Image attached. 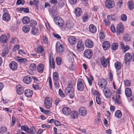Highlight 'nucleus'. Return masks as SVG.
<instances>
[{
    "label": "nucleus",
    "mask_w": 134,
    "mask_h": 134,
    "mask_svg": "<svg viewBox=\"0 0 134 134\" xmlns=\"http://www.w3.org/2000/svg\"><path fill=\"white\" fill-rule=\"evenodd\" d=\"M44 106L46 108L50 109L52 106V98L50 97H47L45 100Z\"/></svg>",
    "instance_id": "1"
},
{
    "label": "nucleus",
    "mask_w": 134,
    "mask_h": 134,
    "mask_svg": "<svg viewBox=\"0 0 134 134\" xmlns=\"http://www.w3.org/2000/svg\"><path fill=\"white\" fill-rule=\"evenodd\" d=\"M54 21L55 23L58 25L59 27H62L64 24L63 20L61 18L58 16L54 17Z\"/></svg>",
    "instance_id": "2"
},
{
    "label": "nucleus",
    "mask_w": 134,
    "mask_h": 134,
    "mask_svg": "<svg viewBox=\"0 0 134 134\" xmlns=\"http://www.w3.org/2000/svg\"><path fill=\"white\" fill-rule=\"evenodd\" d=\"M84 81L82 79H79L77 85V88L79 90L82 91L84 90Z\"/></svg>",
    "instance_id": "3"
},
{
    "label": "nucleus",
    "mask_w": 134,
    "mask_h": 134,
    "mask_svg": "<svg viewBox=\"0 0 134 134\" xmlns=\"http://www.w3.org/2000/svg\"><path fill=\"white\" fill-rule=\"evenodd\" d=\"M105 4V6L108 8H113L115 5L114 2L113 0H106Z\"/></svg>",
    "instance_id": "4"
},
{
    "label": "nucleus",
    "mask_w": 134,
    "mask_h": 134,
    "mask_svg": "<svg viewBox=\"0 0 134 134\" xmlns=\"http://www.w3.org/2000/svg\"><path fill=\"white\" fill-rule=\"evenodd\" d=\"M103 92L107 98H110L112 95V92L109 88L107 87L103 90Z\"/></svg>",
    "instance_id": "5"
},
{
    "label": "nucleus",
    "mask_w": 134,
    "mask_h": 134,
    "mask_svg": "<svg viewBox=\"0 0 134 134\" xmlns=\"http://www.w3.org/2000/svg\"><path fill=\"white\" fill-rule=\"evenodd\" d=\"M77 49L78 51L81 52L83 51L84 49V44L81 40L79 41L77 45Z\"/></svg>",
    "instance_id": "6"
},
{
    "label": "nucleus",
    "mask_w": 134,
    "mask_h": 134,
    "mask_svg": "<svg viewBox=\"0 0 134 134\" xmlns=\"http://www.w3.org/2000/svg\"><path fill=\"white\" fill-rule=\"evenodd\" d=\"M98 85L102 88H106L107 82L105 79L102 78L100 79L98 82Z\"/></svg>",
    "instance_id": "7"
},
{
    "label": "nucleus",
    "mask_w": 134,
    "mask_h": 134,
    "mask_svg": "<svg viewBox=\"0 0 134 134\" xmlns=\"http://www.w3.org/2000/svg\"><path fill=\"white\" fill-rule=\"evenodd\" d=\"M101 63L104 67H106L107 64H109V58L105 59L104 57H102L100 59Z\"/></svg>",
    "instance_id": "8"
},
{
    "label": "nucleus",
    "mask_w": 134,
    "mask_h": 134,
    "mask_svg": "<svg viewBox=\"0 0 134 134\" xmlns=\"http://www.w3.org/2000/svg\"><path fill=\"white\" fill-rule=\"evenodd\" d=\"M56 49L57 53H60L64 51V47L59 42H57L56 44Z\"/></svg>",
    "instance_id": "9"
},
{
    "label": "nucleus",
    "mask_w": 134,
    "mask_h": 134,
    "mask_svg": "<svg viewBox=\"0 0 134 134\" xmlns=\"http://www.w3.org/2000/svg\"><path fill=\"white\" fill-rule=\"evenodd\" d=\"M84 55L86 58L87 59H90L92 56V52L90 49H87L84 51Z\"/></svg>",
    "instance_id": "10"
},
{
    "label": "nucleus",
    "mask_w": 134,
    "mask_h": 134,
    "mask_svg": "<svg viewBox=\"0 0 134 134\" xmlns=\"http://www.w3.org/2000/svg\"><path fill=\"white\" fill-rule=\"evenodd\" d=\"M74 91L73 85L72 84H69V86L66 88L65 92L66 94H70L74 92Z\"/></svg>",
    "instance_id": "11"
},
{
    "label": "nucleus",
    "mask_w": 134,
    "mask_h": 134,
    "mask_svg": "<svg viewBox=\"0 0 134 134\" xmlns=\"http://www.w3.org/2000/svg\"><path fill=\"white\" fill-rule=\"evenodd\" d=\"M132 55L131 54L129 53H126L125 56V64H126L127 62H130L132 60Z\"/></svg>",
    "instance_id": "12"
},
{
    "label": "nucleus",
    "mask_w": 134,
    "mask_h": 134,
    "mask_svg": "<svg viewBox=\"0 0 134 134\" xmlns=\"http://www.w3.org/2000/svg\"><path fill=\"white\" fill-rule=\"evenodd\" d=\"M85 44L87 48H92L94 45L93 42L91 40L87 39L85 42Z\"/></svg>",
    "instance_id": "13"
},
{
    "label": "nucleus",
    "mask_w": 134,
    "mask_h": 134,
    "mask_svg": "<svg viewBox=\"0 0 134 134\" xmlns=\"http://www.w3.org/2000/svg\"><path fill=\"white\" fill-rule=\"evenodd\" d=\"M124 25L121 23H120L116 27V32L119 34L122 33L124 30Z\"/></svg>",
    "instance_id": "14"
},
{
    "label": "nucleus",
    "mask_w": 134,
    "mask_h": 134,
    "mask_svg": "<svg viewBox=\"0 0 134 134\" xmlns=\"http://www.w3.org/2000/svg\"><path fill=\"white\" fill-rule=\"evenodd\" d=\"M32 77L29 75L25 76L23 78V81L24 83L27 84H28L31 83L32 81Z\"/></svg>",
    "instance_id": "15"
},
{
    "label": "nucleus",
    "mask_w": 134,
    "mask_h": 134,
    "mask_svg": "<svg viewBox=\"0 0 134 134\" xmlns=\"http://www.w3.org/2000/svg\"><path fill=\"white\" fill-rule=\"evenodd\" d=\"M9 66L11 70H16L18 68L17 64L15 62L12 61L9 64Z\"/></svg>",
    "instance_id": "16"
},
{
    "label": "nucleus",
    "mask_w": 134,
    "mask_h": 134,
    "mask_svg": "<svg viewBox=\"0 0 134 134\" xmlns=\"http://www.w3.org/2000/svg\"><path fill=\"white\" fill-rule=\"evenodd\" d=\"M79 112L80 115L83 116L86 115L87 111L85 108L81 107L79 109Z\"/></svg>",
    "instance_id": "17"
},
{
    "label": "nucleus",
    "mask_w": 134,
    "mask_h": 134,
    "mask_svg": "<svg viewBox=\"0 0 134 134\" xmlns=\"http://www.w3.org/2000/svg\"><path fill=\"white\" fill-rule=\"evenodd\" d=\"M3 19L5 21H8L10 19V15L8 13H4L2 16Z\"/></svg>",
    "instance_id": "18"
},
{
    "label": "nucleus",
    "mask_w": 134,
    "mask_h": 134,
    "mask_svg": "<svg viewBox=\"0 0 134 134\" xmlns=\"http://www.w3.org/2000/svg\"><path fill=\"white\" fill-rule=\"evenodd\" d=\"M16 92L18 94H22L24 90L23 87L20 85H19L16 87Z\"/></svg>",
    "instance_id": "19"
},
{
    "label": "nucleus",
    "mask_w": 134,
    "mask_h": 134,
    "mask_svg": "<svg viewBox=\"0 0 134 134\" xmlns=\"http://www.w3.org/2000/svg\"><path fill=\"white\" fill-rule=\"evenodd\" d=\"M79 115V114L77 111L73 110L71 111L70 113V116L73 119L77 118Z\"/></svg>",
    "instance_id": "20"
},
{
    "label": "nucleus",
    "mask_w": 134,
    "mask_h": 134,
    "mask_svg": "<svg viewBox=\"0 0 134 134\" xmlns=\"http://www.w3.org/2000/svg\"><path fill=\"white\" fill-rule=\"evenodd\" d=\"M62 111L64 115H68L70 113L71 110L69 107H65L62 109Z\"/></svg>",
    "instance_id": "21"
},
{
    "label": "nucleus",
    "mask_w": 134,
    "mask_h": 134,
    "mask_svg": "<svg viewBox=\"0 0 134 134\" xmlns=\"http://www.w3.org/2000/svg\"><path fill=\"white\" fill-rule=\"evenodd\" d=\"M53 54L51 53L50 54L49 63L51 68L54 69L55 68V62L52 56Z\"/></svg>",
    "instance_id": "22"
},
{
    "label": "nucleus",
    "mask_w": 134,
    "mask_h": 134,
    "mask_svg": "<svg viewBox=\"0 0 134 134\" xmlns=\"http://www.w3.org/2000/svg\"><path fill=\"white\" fill-rule=\"evenodd\" d=\"M68 42L70 44L73 45L76 42V39L73 36H70L68 38Z\"/></svg>",
    "instance_id": "23"
},
{
    "label": "nucleus",
    "mask_w": 134,
    "mask_h": 134,
    "mask_svg": "<svg viewBox=\"0 0 134 134\" xmlns=\"http://www.w3.org/2000/svg\"><path fill=\"white\" fill-rule=\"evenodd\" d=\"M102 46L104 50H107L110 47V43L108 41H105L103 42Z\"/></svg>",
    "instance_id": "24"
},
{
    "label": "nucleus",
    "mask_w": 134,
    "mask_h": 134,
    "mask_svg": "<svg viewBox=\"0 0 134 134\" xmlns=\"http://www.w3.org/2000/svg\"><path fill=\"white\" fill-rule=\"evenodd\" d=\"M44 69V65L41 63L39 64L37 67V69L39 73H42Z\"/></svg>",
    "instance_id": "25"
},
{
    "label": "nucleus",
    "mask_w": 134,
    "mask_h": 134,
    "mask_svg": "<svg viewBox=\"0 0 134 134\" xmlns=\"http://www.w3.org/2000/svg\"><path fill=\"white\" fill-rule=\"evenodd\" d=\"M89 31L92 33H95L97 31L96 27L93 24L90 25L89 27Z\"/></svg>",
    "instance_id": "26"
},
{
    "label": "nucleus",
    "mask_w": 134,
    "mask_h": 134,
    "mask_svg": "<svg viewBox=\"0 0 134 134\" xmlns=\"http://www.w3.org/2000/svg\"><path fill=\"white\" fill-rule=\"evenodd\" d=\"M33 92L31 90L28 89L24 91L25 95L27 97H30L32 96Z\"/></svg>",
    "instance_id": "27"
},
{
    "label": "nucleus",
    "mask_w": 134,
    "mask_h": 134,
    "mask_svg": "<svg viewBox=\"0 0 134 134\" xmlns=\"http://www.w3.org/2000/svg\"><path fill=\"white\" fill-rule=\"evenodd\" d=\"M31 34L34 35H37L39 33V30L38 28L36 27H33L32 29Z\"/></svg>",
    "instance_id": "28"
},
{
    "label": "nucleus",
    "mask_w": 134,
    "mask_h": 134,
    "mask_svg": "<svg viewBox=\"0 0 134 134\" xmlns=\"http://www.w3.org/2000/svg\"><path fill=\"white\" fill-rule=\"evenodd\" d=\"M74 25L72 21H70L67 22L65 25L66 27L69 29H72Z\"/></svg>",
    "instance_id": "29"
},
{
    "label": "nucleus",
    "mask_w": 134,
    "mask_h": 134,
    "mask_svg": "<svg viewBox=\"0 0 134 134\" xmlns=\"http://www.w3.org/2000/svg\"><path fill=\"white\" fill-rule=\"evenodd\" d=\"M7 40V36L5 34L2 35L0 37V42L2 43L6 42Z\"/></svg>",
    "instance_id": "30"
},
{
    "label": "nucleus",
    "mask_w": 134,
    "mask_h": 134,
    "mask_svg": "<svg viewBox=\"0 0 134 134\" xmlns=\"http://www.w3.org/2000/svg\"><path fill=\"white\" fill-rule=\"evenodd\" d=\"M125 93L127 97H130L132 95V91L131 89L129 88H126L125 90Z\"/></svg>",
    "instance_id": "31"
},
{
    "label": "nucleus",
    "mask_w": 134,
    "mask_h": 134,
    "mask_svg": "<svg viewBox=\"0 0 134 134\" xmlns=\"http://www.w3.org/2000/svg\"><path fill=\"white\" fill-rule=\"evenodd\" d=\"M75 13L77 16H80L82 13L81 9L79 8H77L75 9Z\"/></svg>",
    "instance_id": "32"
},
{
    "label": "nucleus",
    "mask_w": 134,
    "mask_h": 134,
    "mask_svg": "<svg viewBox=\"0 0 134 134\" xmlns=\"http://www.w3.org/2000/svg\"><path fill=\"white\" fill-rule=\"evenodd\" d=\"M22 21L23 23L24 24H27L30 21V18L27 16H25L23 18Z\"/></svg>",
    "instance_id": "33"
},
{
    "label": "nucleus",
    "mask_w": 134,
    "mask_h": 134,
    "mask_svg": "<svg viewBox=\"0 0 134 134\" xmlns=\"http://www.w3.org/2000/svg\"><path fill=\"white\" fill-rule=\"evenodd\" d=\"M115 117L118 119L120 118L122 116V113L120 110H117L115 113Z\"/></svg>",
    "instance_id": "34"
},
{
    "label": "nucleus",
    "mask_w": 134,
    "mask_h": 134,
    "mask_svg": "<svg viewBox=\"0 0 134 134\" xmlns=\"http://www.w3.org/2000/svg\"><path fill=\"white\" fill-rule=\"evenodd\" d=\"M127 6L129 9L132 10L134 8V3L132 1H129L128 2Z\"/></svg>",
    "instance_id": "35"
},
{
    "label": "nucleus",
    "mask_w": 134,
    "mask_h": 134,
    "mask_svg": "<svg viewBox=\"0 0 134 134\" xmlns=\"http://www.w3.org/2000/svg\"><path fill=\"white\" fill-rule=\"evenodd\" d=\"M22 30L25 33H27L29 31L30 28L29 26L25 25L23 27Z\"/></svg>",
    "instance_id": "36"
},
{
    "label": "nucleus",
    "mask_w": 134,
    "mask_h": 134,
    "mask_svg": "<svg viewBox=\"0 0 134 134\" xmlns=\"http://www.w3.org/2000/svg\"><path fill=\"white\" fill-rule=\"evenodd\" d=\"M83 21V22H86L88 20L89 15L87 14L83 15L82 16Z\"/></svg>",
    "instance_id": "37"
},
{
    "label": "nucleus",
    "mask_w": 134,
    "mask_h": 134,
    "mask_svg": "<svg viewBox=\"0 0 134 134\" xmlns=\"http://www.w3.org/2000/svg\"><path fill=\"white\" fill-rule=\"evenodd\" d=\"M114 65L115 68L119 70L121 69L122 65L120 62H117L115 63Z\"/></svg>",
    "instance_id": "38"
},
{
    "label": "nucleus",
    "mask_w": 134,
    "mask_h": 134,
    "mask_svg": "<svg viewBox=\"0 0 134 134\" xmlns=\"http://www.w3.org/2000/svg\"><path fill=\"white\" fill-rule=\"evenodd\" d=\"M36 65L35 63H32L30 65L29 69L31 71H33L35 70Z\"/></svg>",
    "instance_id": "39"
},
{
    "label": "nucleus",
    "mask_w": 134,
    "mask_h": 134,
    "mask_svg": "<svg viewBox=\"0 0 134 134\" xmlns=\"http://www.w3.org/2000/svg\"><path fill=\"white\" fill-rule=\"evenodd\" d=\"M56 61L57 64L59 65H61L62 63V59L61 57H56Z\"/></svg>",
    "instance_id": "40"
},
{
    "label": "nucleus",
    "mask_w": 134,
    "mask_h": 134,
    "mask_svg": "<svg viewBox=\"0 0 134 134\" xmlns=\"http://www.w3.org/2000/svg\"><path fill=\"white\" fill-rule=\"evenodd\" d=\"M57 11L56 10L54 9V8H52L50 12V14L53 17H54L57 15Z\"/></svg>",
    "instance_id": "41"
},
{
    "label": "nucleus",
    "mask_w": 134,
    "mask_h": 134,
    "mask_svg": "<svg viewBox=\"0 0 134 134\" xmlns=\"http://www.w3.org/2000/svg\"><path fill=\"white\" fill-rule=\"evenodd\" d=\"M118 45L117 43H114L111 45V48L114 50H116L118 47Z\"/></svg>",
    "instance_id": "42"
},
{
    "label": "nucleus",
    "mask_w": 134,
    "mask_h": 134,
    "mask_svg": "<svg viewBox=\"0 0 134 134\" xmlns=\"http://www.w3.org/2000/svg\"><path fill=\"white\" fill-rule=\"evenodd\" d=\"M123 38L126 41H129L130 40V37L129 35L128 34H126L124 35Z\"/></svg>",
    "instance_id": "43"
},
{
    "label": "nucleus",
    "mask_w": 134,
    "mask_h": 134,
    "mask_svg": "<svg viewBox=\"0 0 134 134\" xmlns=\"http://www.w3.org/2000/svg\"><path fill=\"white\" fill-rule=\"evenodd\" d=\"M53 78L54 81H58L59 79V76L58 73L56 72L53 73Z\"/></svg>",
    "instance_id": "44"
},
{
    "label": "nucleus",
    "mask_w": 134,
    "mask_h": 134,
    "mask_svg": "<svg viewBox=\"0 0 134 134\" xmlns=\"http://www.w3.org/2000/svg\"><path fill=\"white\" fill-rule=\"evenodd\" d=\"M87 78L90 85L91 86L92 85V82L93 80V77L92 75H90L89 77H87Z\"/></svg>",
    "instance_id": "45"
},
{
    "label": "nucleus",
    "mask_w": 134,
    "mask_h": 134,
    "mask_svg": "<svg viewBox=\"0 0 134 134\" xmlns=\"http://www.w3.org/2000/svg\"><path fill=\"white\" fill-rule=\"evenodd\" d=\"M37 24V22L34 20H32L30 21V25L31 26L35 27Z\"/></svg>",
    "instance_id": "46"
},
{
    "label": "nucleus",
    "mask_w": 134,
    "mask_h": 134,
    "mask_svg": "<svg viewBox=\"0 0 134 134\" xmlns=\"http://www.w3.org/2000/svg\"><path fill=\"white\" fill-rule=\"evenodd\" d=\"M107 18L109 20H114L116 19V18L115 16L112 15H108Z\"/></svg>",
    "instance_id": "47"
},
{
    "label": "nucleus",
    "mask_w": 134,
    "mask_h": 134,
    "mask_svg": "<svg viewBox=\"0 0 134 134\" xmlns=\"http://www.w3.org/2000/svg\"><path fill=\"white\" fill-rule=\"evenodd\" d=\"M20 11H23L25 13H28L29 11V9L28 7L26 8H21L20 9Z\"/></svg>",
    "instance_id": "48"
},
{
    "label": "nucleus",
    "mask_w": 134,
    "mask_h": 134,
    "mask_svg": "<svg viewBox=\"0 0 134 134\" xmlns=\"http://www.w3.org/2000/svg\"><path fill=\"white\" fill-rule=\"evenodd\" d=\"M127 19V16L125 14H123L121 15V19L123 21H125Z\"/></svg>",
    "instance_id": "49"
},
{
    "label": "nucleus",
    "mask_w": 134,
    "mask_h": 134,
    "mask_svg": "<svg viewBox=\"0 0 134 134\" xmlns=\"http://www.w3.org/2000/svg\"><path fill=\"white\" fill-rule=\"evenodd\" d=\"M43 51L42 47L41 46H38L36 49V51L38 53H41Z\"/></svg>",
    "instance_id": "50"
},
{
    "label": "nucleus",
    "mask_w": 134,
    "mask_h": 134,
    "mask_svg": "<svg viewBox=\"0 0 134 134\" xmlns=\"http://www.w3.org/2000/svg\"><path fill=\"white\" fill-rule=\"evenodd\" d=\"M7 128L5 126H2L1 127L0 133H4L7 131Z\"/></svg>",
    "instance_id": "51"
},
{
    "label": "nucleus",
    "mask_w": 134,
    "mask_h": 134,
    "mask_svg": "<svg viewBox=\"0 0 134 134\" xmlns=\"http://www.w3.org/2000/svg\"><path fill=\"white\" fill-rule=\"evenodd\" d=\"M35 128L34 127H33L32 128V129L29 128V129H27L26 132L30 133H33L34 131H35Z\"/></svg>",
    "instance_id": "52"
},
{
    "label": "nucleus",
    "mask_w": 134,
    "mask_h": 134,
    "mask_svg": "<svg viewBox=\"0 0 134 134\" xmlns=\"http://www.w3.org/2000/svg\"><path fill=\"white\" fill-rule=\"evenodd\" d=\"M124 82L125 85L126 86H130L131 84L130 81L128 80L124 81Z\"/></svg>",
    "instance_id": "53"
},
{
    "label": "nucleus",
    "mask_w": 134,
    "mask_h": 134,
    "mask_svg": "<svg viewBox=\"0 0 134 134\" xmlns=\"http://www.w3.org/2000/svg\"><path fill=\"white\" fill-rule=\"evenodd\" d=\"M21 130L26 132L29 129V127L26 125L22 126H21Z\"/></svg>",
    "instance_id": "54"
},
{
    "label": "nucleus",
    "mask_w": 134,
    "mask_h": 134,
    "mask_svg": "<svg viewBox=\"0 0 134 134\" xmlns=\"http://www.w3.org/2000/svg\"><path fill=\"white\" fill-rule=\"evenodd\" d=\"M100 38L103 39L105 37V35L104 33L103 32H101L100 33V34L99 36Z\"/></svg>",
    "instance_id": "55"
},
{
    "label": "nucleus",
    "mask_w": 134,
    "mask_h": 134,
    "mask_svg": "<svg viewBox=\"0 0 134 134\" xmlns=\"http://www.w3.org/2000/svg\"><path fill=\"white\" fill-rule=\"evenodd\" d=\"M8 50L6 49L4 50L3 51V52L2 53V56L3 57H4L8 54Z\"/></svg>",
    "instance_id": "56"
},
{
    "label": "nucleus",
    "mask_w": 134,
    "mask_h": 134,
    "mask_svg": "<svg viewBox=\"0 0 134 134\" xmlns=\"http://www.w3.org/2000/svg\"><path fill=\"white\" fill-rule=\"evenodd\" d=\"M54 85L56 88H58L59 87L60 85L59 82L58 81H54Z\"/></svg>",
    "instance_id": "57"
},
{
    "label": "nucleus",
    "mask_w": 134,
    "mask_h": 134,
    "mask_svg": "<svg viewBox=\"0 0 134 134\" xmlns=\"http://www.w3.org/2000/svg\"><path fill=\"white\" fill-rule=\"evenodd\" d=\"M96 102L98 104H101V100L99 97H96Z\"/></svg>",
    "instance_id": "58"
},
{
    "label": "nucleus",
    "mask_w": 134,
    "mask_h": 134,
    "mask_svg": "<svg viewBox=\"0 0 134 134\" xmlns=\"http://www.w3.org/2000/svg\"><path fill=\"white\" fill-rule=\"evenodd\" d=\"M59 95L62 97H65L64 94L60 89L59 90Z\"/></svg>",
    "instance_id": "59"
},
{
    "label": "nucleus",
    "mask_w": 134,
    "mask_h": 134,
    "mask_svg": "<svg viewBox=\"0 0 134 134\" xmlns=\"http://www.w3.org/2000/svg\"><path fill=\"white\" fill-rule=\"evenodd\" d=\"M103 21L106 26H108L110 23V22L109 20H108L106 19L104 20Z\"/></svg>",
    "instance_id": "60"
},
{
    "label": "nucleus",
    "mask_w": 134,
    "mask_h": 134,
    "mask_svg": "<svg viewBox=\"0 0 134 134\" xmlns=\"http://www.w3.org/2000/svg\"><path fill=\"white\" fill-rule=\"evenodd\" d=\"M26 60L27 59L25 58H20L18 59V62L21 63H24L26 62Z\"/></svg>",
    "instance_id": "61"
},
{
    "label": "nucleus",
    "mask_w": 134,
    "mask_h": 134,
    "mask_svg": "<svg viewBox=\"0 0 134 134\" xmlns=\"http://www.w3.org/2000/svg\"><path fill=\"white\" fill-rule=\"evenodd\" d=\"M34 4L36 6V7H37L39 4V0H34Z\"/></svg>",
    "instance_id": "62"
},
{
    "label": "nucleus",
    "mask_w": 134,
    "mask_h": 134,
    "mask_svg": "<svg viewBox=\"0 0 134 134\" xmlns=\"http://www.w3.org/2000/svg\"><path fill=\"white\" fill-rule=\"evenodd\" d=\"M43 39L44 42L46 44H47L48 43V41L47 38L44 36H43Z\"/></svg>",
    "instance_id": "63"
},
{
    "label": "nucleus",
    "mask_w": 134,
    "mask_h": 134,
    "mask_svg": "<svg viewBox=\"0 0 134 134\" xmlns=\"http://www.w3.org/2000/svg\"><path fill=\"white\" fill-rule=\"evenodd\" d=\"M110 29L111 31L113 33H115V32L116 30L115 27L113 25H111L110 27Z\"/></svg>",
    "instance_id": "64"
}]
</instances>
